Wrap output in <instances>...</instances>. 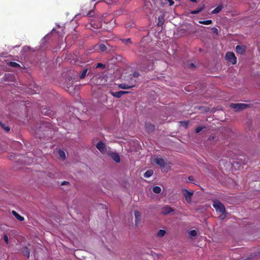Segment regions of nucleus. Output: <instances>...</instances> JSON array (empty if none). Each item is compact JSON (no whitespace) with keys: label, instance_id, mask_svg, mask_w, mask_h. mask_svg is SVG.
Wrapping results in <instances>:
<instances>
[{"label":"nucleus","instance_id":"9d476101","mask_svg":"<svg viewBox=\"0 0 260 260\" xmlns=\"http://www.w3.org/2000/svg\"><path fill=\"white\" fill-rule=\"evenodd\" d=\"M129 93L128 91H119L118 92H110V93L114 97L119 98L122 96L123 94Z\"/></svg>","mask_w":260,"mask_h":260},{"label":"nucleus","instance_id":"9b49d317","mask_svg":"<svg viewBox=\"0 0 260 260\" xmlns=\"http://www.w3.org/2000/svg\"><path fill=\"white\" fill-rule=\"evenodd\" d=\"M174 211V210L169 206H166L162 209L161 213L164 215L168 214Z\"/></svg>","mask_w":260,"mask_h":260},{"label":"nucleus","instance_id":"e433bc0d","mask_svg":"<svg viewBox=\"0 0 260 260\" xmlns=\"http://www.w3.org/2000/svg\"><path fill=\"white\" fill-rule=\"evenodd\" d=\"M93 12L90 11V12H89L88 13V15H89V16H92V15H93Z\"/></svg>","mask_w":260,"mask_h":260},{"label":"nucleus","instance_id":"1a4fd4ad","mask_svg":"<svg viewBox=\"0 0 260 260\" xmlns=\"http://www.w3.org/2000/svg\"><path fill=\"white\" fill-rule=\"evenodd\" d=\"M225 59L231 62L233 64H236L237 62L236 57L233 52H228L225 55Z\"/></svg>","mask_w":260,"mask_h":260},{"label":"nucleus","instance_id":"5701e85b","mask_svg":"<svg viewBox=\"0 0 260 260\" xmlns=\"http://www.w3.org/2000/svg\"><path fill=\"white\" fill-rule=\"evenodd\" d=\"M212 20H204V21H200L199 23L201 24H205V25H209L212 23Z\"/></svg>","mask_w":260,"mask_h":260},{"label":"nucleus","instance_id":"0eeeda50","mask_svg":"<svg viewBox=\"0 0 260 260\" xmlns=\"http://www.w3.org/2000/svg\"><path fill=\"white\" fill-rule=\"evenodd\" d=\"M134 215H135V226L137 227H138V226H140L141 221H142L141 213L138 211H135V213H134Z\"/></svg>","mask_w":260,"mask_h":260},{"label":"nucleus","instance_id":"4c0bfd02","mask_svg":"<svg viewBox=\"0 0 260 260\" xmlns=\"http://www.w3.org/2000/svg\"><path fill=\"white\" fill-rule=\"evenodd\" d=\"M188 179L190 181H192L193 180V179L191 177H189Z\"/></svg>","mask_w":260,"mask_h":260},{"label":"nucleus","instance_id":"4be33fe9","mask_svg":"<svg viewBox=\"0 0 260 260\" xmlns=\"http://www.w3.org/2000/svg\"><path fill=\"white\" fill-rule=\"evenodd\" d=\"M87 71H88V70L87 69H84L82 73L81 74V75H80V79H83L85 77V76H86L87 75Z\"/></svg>","mask_w":260,"mask_h":260},{"label":"nucleus","instance_id":"2eb2a0df","mask_svg":"<svg viewBox=\"0 0 260 260\" xmlns=\"http://www.w3.org/2000/svg\"><path fill=\"white\" fill-rule=\"evenodd\" d=\"M134 86V85H129L128 84L123 83L120 84L118 85V87H119L121 89H129Z\"/></svg>","mask_w":260,"mask_h":260},{"label":"nucleus","instance_id":"423d86ee","mask_svg":"<svg viewBox=\"0 0 260 260\" xmlns=\"http://www.w3.org/2000/svg\"><path fill=\"white\" fill-rule=\"evenodd\" d=\"M92 82L96 85H102L105 83V79L100 75L94 76L92 79Z\"/></svg>","mask_w":260,"mask_h":260},{"label":"nucleus","instance_id":"ea45409f","mask_svg":"<svg viewBox=\"0 0 260 260\" xmlns=\"http://www.w3.org/2000/svg\"><path fill=\"white\" fill-rule=\"evenodd\" d=\"M24 49H26V50H28L29 49V47H25L24 48Z\"/></svg>","mask_w":260,"mask_h":260},{"label":"nucleus","instance_id":"7c9ffc66","mask_svg":"<svg viewBox=\"0 0 260 260\" xmlns=\"http://www.w3.org/2000/svg\"><path fill=\"white\" fill-rule=\"evenodd\" d=\"M104 67V65L102 63H98L96 66V68H103Z\"/></svg>","mask_w":260,"mask_h":260},{"label":"nucleus","instance_id":"ddd939ff","mask_svg":"<svg viewBox=\"0 0 260 260\" xmlns=\"http://www.w3.org/2000/svg\"><path fill=\"white\" fill-rule=\"evenodd\" d=\"M145 128L148 132L150 133L152 132L154 129V126L149 123H146Z\"/></svg>","mask_w":260,"mask_h":260},{"label":"nucleus","instance_id":"a878e982","mask_svg":"<svg viewBox=\"0 0 260 260\" xmlns=\"http://www.w3.org/2000/svg\"><path fill=\"white\" fill-rule=\"evenodd\" d=\"M9 65L12 67H14V68H16V67H20V65L15 62H13V61H11V62H9Z\"/></svg>","mask_w":260,"mask_h":260},{"label":"nucleus","instance_id":"cd10ccee","mask_svg":"<svg viewBox=\"0 0 260 260\" xmlns=\"http://www.w3.org/2000/svg\"><path fill=\"white\" fill-rule=\"evenodd\" d=\"M99 48L101 49L102 51H105L106 50V47L104 44H100L99 45Z\"/></svg>","mask_w":260,"mask_h":260},{"label":"nucleus","instance_id":"6ab92c4d","mask_svg":"<svg viewBox=\"0 0 260 260\" xmlns=\"http://www.w3.org/2000/svg\"><path fill=\"white\" fill-rule=\"evenodd\" d=\"M153 174V171L152 170H148L144 174V176L145 178H149L150 176H151Z\"/></svg>","mask_w":260,"mask_h":260},{"label":"nucleus","instance_id":"7ed1b4c3","mask_svg":"<svg viewBox=\"0 0 260 260\" xmlns=\"http://www.w3.org/2000/svg\"><path fill=\"white\" fill-rule=\"evenodd\" d=\"M248 107V105L244 103H232L230 105V107L234 109L236 112L242 111Z\"/></svg>","mask_w":260,"mask_h":260},{"label":"nucleus","instance_id":"c9c22d12","mask_svg":"<svg viewBox=\"0 0 260 260\" xmlns=\"http://www.w3.org/2000/svg\"><path fill=\"white\" fill-rule=\"evenodd\" d=\"M124 41L126 43H131V39H127L124 40Z\"/></svg>","mask_w":260,"mask_h":260},{"label":"nucleus","instance_id":"72a5a7b5","mask_svg":"<svg viewBox=\"0 0 260 260\" xmlns=\"http://www.w3.org/2000/svg\"><path fill=\"white\" fill-rule=\"evenodd\" d=\"M133 76L135 77H138L139 76V74L138 72H135L133 74Z\"/></svg>","mask_w":260,"mask_h":260},{"label":"nucleus","instance_id":"a19ab883","mask_svg":"<svg viewBox=\"0 0 260 260\" xmlns=\"http://www.w3.org/2000/svg\"><path fill=\"white\" fill-rule=\"evenodd\" d=\"M190 1L192 2H197L196 0H190Z\"/></svg>","mask_w":260,"mask_h":260},{"label":"nucleus","instance_id":"c85d7f7f","mask_svg":"<svg viewBox=\"0 0 260 260\" xmlns=\"http://www.w3.org/2000/svg\"><path fill=\"white\" fill-rule=\"evenodd\" d=\"M203 127H198L196 128V132L197 133H200Z\"/></svg>","mask_w":260,"mask_h":260},{"label":"nucleus","instance_id":"bb28decb","mask_svg":"<svg viewBox=\"0 0 260 260\" xmlns=\"http://www.w3.org/2000/svg\"><path fill=\"white\" fill-rule=\"evenodd\" d=\"M0 125L7 132H8L10 130V128L8 126H6L5 124L3 123L2 122H0Z\"/></svg>","mask_w":260,"mask_h":260},{"label":"nucleus","instance_id":"4468645a","mask_svg":"<svg viewBox=\"0 0 260 260\" xmlns=\"http://www.w3.org/2000/svg\"><path fill=\"white\" fill-rule=\"evenodd\" d=\"M13 215L19 221H22L24 220V218L17 213L15 211H12Z\"/></svg>","mask_w":260,"mask_h":260},{"label":"nucleus","instance_id":"f704fd0d","mask_svg":"<svg viewBox=\"0 0 260 260\" xmlns=\"http://www.w3.org/2000/svg\"><path fill=\"white\" fill-rule=\"evenodd\" d=\"M167 1L169 2L170 6H172L174 4V1L173 0H167Z\"/></svg>","mask_w":260,"mask_h":260},{"label":"nucleus","instance_id":"f257e3e1","mask_svg":"<svg viewBox=\"0 0 260 260\" xmlns=\"http://www.w3.org/2000/svg\"><path fill=\"white\" fill-rule=\"evenodd\" d=\"M213 206L216 211L219 214V218L223 219L226 217L225 209L224 206L219 201L214 200L213 203Z\"/></svg>","mask_w":260,"mask_h":260},{"label":"nucleus","instance_id":"b1692460","mask_svg":"<svg viewBox=\"0 0 260 260\" xmlns=\"http://www.w3.org/2000/svg\"><path fill=\"white\" fill-rule=\"evenodd\" d=\"M58 154H59V156L61 158H62V159H64L66 158V153H65L64 151H63V150H59V152H58Z\"/></svg>","mask_w":260,"mask_h":260},{"label":"nucleus","instance_id":"aec40b11","mask_svg":"<svg viewBox=\"0 0 260 260\" xmlns=\"http://www.w3.org/2000/svg\"><path fill=\"white\" fill-rule=\"evenodd\" d=\"M188 235L190 237H193L197 236V233L196 230H192L188 232Z\"/></svg>","mask_w":260,"mask_h":260},{"label":"nucleus","instance_id":"f03ea898","mask_svg":"<svg viewBox=\"0 0 260 260\" xmlns=\"http://www.w3.org/2000/svg\"><path fill=\"white\" fill-rule=\"evenodd\" d=\"M154 162L159 165L164 172H168L171 170L170 162L158 156H156L154 159Z\"/></svg>","mask_w":260,"mask_h":260},{"label":"nucleus","instance_id":"dca6fc26","mask_svg":"<svg viewBox=\"0 0 260 260\" xmlns=\"http://www.w3.org/2000/svg\"><path fill=\"white\" fill-rule=\"evenodd\" d=\"M222 9V6L221 5L218 6L215 9H214L211 12L212 14H217L219 12L221 11V10Z\"/></svg>","mask_w":260,"mask_h":260},{"label":"nucleus","instance_id":"20e7f679","mask_svg":"<svg viewBox=\"0 0 260 260\" xmlns=\"http://www.w3.org/2000/svg\"><path fill=\"white\" fill-rule=\"evenodd\" d=\"M96 148L102 153V154H107V152L109 151L107 149V147L106 145L103 143L102 141H99L95 145Z\"/></svg>","mask_w":260,"mask_h":260},{"label":"nucleus","instance_id":"f3484780","mask_svg":"<svg viewBox=\"0 0 260 260\" xmlns=\"http://www.w3.org/2000/svg\"><path fill=\"white\" fill-rule=\"evenodd\" d=\"M204 8H205V7L204 5H203L201 7L198 8V9L194 10V11H192L191 12V13L193 14H197V13L201 12L202 11H203L204 9Z\"/></svg>","mask_w":260,"mask_h":260},{"label":"nucleus","instance_id":"412c9836","mask_svg":"<svg viewBox=\"0 0 260 260\" xmlns=\"http://www.w3.org/2000/svg\"><path fill=\"white\" fill-rule=\"evenodd\" d=\"M161 188L159 186H154L153 188V191L155 193H159L161 192Z\"/></svg>","mask_w":260,"mask_h":260},{"label":"nucleus","instance_id":"58836bf2","mask_svg":"<svg viewBox=\"0 0 260 260\" xmlns=\"http://www.w3.org/2000/svg\"><path fill=\"white\" fill-rule=\"evenodd\" d=\"M190 67L193 68V67H194V66L193 63H190Z\"/></svg>","mask_w":260,"mask_h":260},{"label":"nucleus","instance_id":"f8f14e48","mask_svg":"<svg viewBox=\"0 0 260 260\" xmlns=\"http://www.w3.org/2000/svg\"><path fill=\"white\" fill-rule=\"evenodd\" d=\"M236 50L237 53L242 54L245 52V48L243 46L238 45L236 46Z\"/></svg>","mask_w":260,"mask_h":260},{"label":"nucleus","instance_id":"6e6552de","mask_svg":"<svg viewBox=\"0 0 260 260\" xmlns=\"http://www.w3.org/2000/svg\"><path fill=\"white\" fill-rule=\"evenodd\" d=\"M183 195L185 198L186 201L188 203H190L191 202L192 196L193 194V192H190L188 191L187 189H184L182 190Z\"/></svg>","mask_w":260,"mask_h":260},{"label":"nucleus","instance_id":"2f4dec72","mask_svg":"<svg viewBox=\"0 0 260 260\" xmlns=\"http://www.w3.org/2000/svg\"><path fill=\"white\" fill-rule=\"evenodd\" d=\"M212 31H213V32L214 33L216 34H218V29H217L216 28H215V27H213V28H212Z\"/></svg>","mask_w":260,"mask_h":260},{"label":"nucleus","instance_id":"c756f323","mask_svg":"<svg viewBox=\"0 0 260 260\" xmlns=\"http://www.w3.org/2000/svg\"><path fill=\"white\" fill-rule=\"evenodd\" d=\"M4 239L5 242L6 243H8L9 239H8V237L7 235H5L4 236Z\"/></svg>","mask_w":260,"mask_h":260},{"label":"nucleus","instance_id":"a211bd4d","mask_svg":"<svg viewBox=\"0 0 260 260\" xmlns=\"http://www.w3.org/2000/svg\"><path fill=\"white\" fill-rule=\"evenodd\" d=\"M166 234V232L165 230H159L157 233V236L159 237H162L165 235Z\"/></svg>","mask_w":260,"mask_h":260},{"label":"nucleus","instance_id":"473e14b6","mask_svg":"<svg viewBox=\"0 0 260 260\" xmlns=\"http://www.w3.org/2000/svg\"><path fill=\"white\" fill-rule=\"evenodd\" d=\"M69 182H67V181H63L61 183V185H67V184H69Z\"/></svg>","mask_w":260,"mask_h":260},{"label":"nucleus","instance_id":"79ce46f5","mask_svg":"<svg viewBox=\"0 0 260 260\" xmlns=\"http://www.w3.org/2000/svg\"><path fill=\"white\" fill-rule=\"evenodd\" d=\"M25 161V163H26V164H29V162H27L26 161Z\"/></svg>","mask_w":260,"mask_h":260},{"label":"nucleus","instance_id":"39448f33","mask_svg":"<svg viewBox=\"0 0 260 260\" xmlns=\"http://www.w3.org/2000/svg\"><path fill=\"white\" fill-rule=\"evenodd\" d=\"M109 156H110L114 161H115L116 163H119L120 161V158L119 155L114 151L109 150L107 152V154Z\"/></svg>","mask_w":260,"mask_h":260},{"label":"nucleus","instance_id":"393cba45","mask_svg":"<svg viewBox=\"0 0 260 260\" xmlns=\"http://www.w3.org/2000/svg\"><path fill=\"white\" fill-rule=\"evenodd\" d=\"M23 252L25 256H27V258L29 257L30 252L28 250V249H27V248H25L24 249V251H23Z\"/></svg>","mask_w":260,"mask_h":260}]
</instances>
